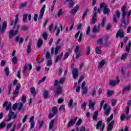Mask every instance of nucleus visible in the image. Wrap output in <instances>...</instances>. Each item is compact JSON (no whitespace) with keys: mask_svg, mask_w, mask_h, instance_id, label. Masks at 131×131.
Masks as SVG:
<instances>
[{"mask_svg":"<svg viewBox=\"0 0 131 131\" xmlns=\"http://www.w3.org/2000/svg\"><path fill=\"white\" fill-rule=\"evenodd\" d=\"M12 118L13 119H16V118H17V114H15V113H14V112H12V111H10L7 117L6 118L5 121L7 122L11 121Z\"/></svg>","mask_w":131,"mask_h":131,"instance_id":"f257e3e1","label":"nucleus"},{"mask_svg":"<svg viewBox=\"0 0 131 131\" xmlns=\"http://www.w3.org/2000/svg\"><path fill=\"white\" fill-rule=\"evenodd\" d=\"M100 8V9L103 8V13L104 14H109V13H110V9L108 8V5H106L105 3H101Z\"/></svg>","mask_w":131,"mask_h":131,"instance_id":"f03ea898","label":"nucleus"},{"mask_svg":"<svg viewBox=\"0 0 131 131\" xmlns=\"http://www.w3.org/2000/svg\"><path fill=\"white\" fill-rule=\"evenodd\" d=\"M97 10H98V8H97V7H95L93 11V16L91 20V24H95L97 21Z\"/></svg>","mask_w":131,"mask_h":131,"instance_id":"7ed1b4c3","label":"nucleus"},{"mask_svg":"<svg viewBox=\"0 0 131 131\" xmlns=\"http://www.w3.org/2000/svg\"><path fill=\"white\" fill-rule=\"evenodd\" d=\"M116 81L111 80L109 83L110 85H111V86H115L117 83H119V82H120V80H119V77L118 76L116 77Z\"/></svg>","mask_w":131,"mask_h":131,"instance_id":"20e7f679","label":"nucleus"},{"mask_svg":"<svg viewBox=\"0 0 131 131\" xmlns=\"http://www.w3.org/2000/svg\"><path fill=\"white\" fill-rule=\"evenodd\" d=\"M18 34V31H14V30H10L8 33V37L10 39L13 38V36Z\"/></svg>","mask_w":131,"mask_h":131,"instance_id":"39448f33","label":"nucleus"},{"mask_svg":"<svg viewBox=\"0 0 131 131\" xmlns=\"http://www.w3.org/2000/svg\"><path fill=\"white\" fill-rule=\"evenodd\" d=\"M102 124H103V121H102V120H100L99 122H98L96 125V129H99V128H100V126H101V130L103 131L104 128H105V124H103V125Z\"/></svg>","mask_w":131,"mask_h":131,"instance_id":"423d86ee","label":"nucleus"},{"mask_svg":"<svg viewBox=\"0 0 131 131\" xmlns=\"http://www.w3.org/2000/svg\"><path fill=\"white\" fill-rule=\"evenodd\" d=\"M75 53H76V59H78L80 57L81 52H80L79 46H77L75 49Z\"/></svg>","mask_w":131,"mask_h":131,"instance_id":"0eeeda50","label":"nucleus"},{"mask_svg":"<svg viewBox=\"0 0 131 131\" xmlns=\"http://www.w3.org/2000/svg\"><path fill=\"white\" fill-rule=\"evenodd\" d=\"M118 37L121 38H123V37H124V32L122 31L121 30H119L116 36V38H118Z\"/></svg>","mask_w":131,"mask_h":131,"instance_id":"6e6552de","label":"nucleus"},{"mask_svg":"<svg viewBox=\"0 0 131 131\" xmlns=\"http://www.w3.org/2000/svg\"><path fill=\"white\" fill-rule=\"evenodd\" d=\"M78 119V117H76L73 120H71L69 123H68V127H71V126L74 125L75 124V122H76V120Z\"/></svg>","mask_w":131,"mask_h":131,"instance_id":"1a4fd4ad","label":"nucleus"},{"mask_svg":"<svg viewBox=\"0 0 131 131\" xmlns=\"http://www.w3.org/2000/svg\"><path fill=\"white\" fill-rule=\"evenodd\" d=\"M116 16L117 18H120V12L119 10H116V15H114L113 16V21L115 23H117V19H116Z\"/></svg>","mask_w":131,"mask_h":131,"instance_id":"9d476101","label":"nucleus"},{"mask_svg":"<svg viewBox=\"0 0 131 131\" xmlns=\"http://www.w3.org/2000/svg\"><path fill=\"white\" fill-rule=\"evenodd\" d=\"M81 89L83 90L82 94L84 95L88 93V86H85V81H83L81 85Z\"/></svg>","mask_w":131,"mask_h":131,"instance_id":"9b49d317","label":"nucleus"},{"mask_svg":"<svg viewBox=\"0 0 131 131\" xmlns=\"http://www.w3.org/2000/svg\"><path fill=\"white\" fill-rule=\"evenodd\" d=\"M62 88H61V86H58L55 93V97H58L60 94H62Z\"/></svg>","mask_w":131,"mask_h":131,"instance_id":"f8f14e48","label":"nucleus"},{"mask_svg":"<svg viewBox=\"0 0 131 131\" xmlns=\"http://www.w3.org/2000/svg\"><path fill=\"white\" fill-rule=\"evenodd\" d=\"M45 9H46V6L43 5L40 10V15L38 16V20H41L42 17L43 16V14H45Z\"/></svg>","mask_w":131,"mask_h":131,"instance_id":"ddd939ff","label":"nucleus"},{"mask_svg":"<svg viewBox=\"0 0 131 131\" xmlns=\"http://www.w3.org/2000/svg\"><path fill=\"white\" fill-rule=\"evenodd\" d=\"M72 75L73 78L76 79L77 76H78V69H73L72 70Z\"/></svg>","mask_w":131,"mask_h":131,"instance_id":"4468645a","label":"nucleus"},{"mask_svg":"<svg viewBox=\"0 0 131 131\" xmlns=\"http://www.w3.org/2000/svg\"><path fill=\"white\" fill-rule=\"evenodd\" d=\"M27 66H29V70H31V69H32V66L31 65V64H28V63H26L23 70L24 74H25L26 73V71L27 70Z\"/></svg>","mask_w":131,"mask_h":131,"instance_id":"2eb2a0df","label":"nucleus"},{"mask_svg":"<svg viewBox=\"0 0 131 131\" xmlns=\"http://www.w3.org/2000/svg\"><path fill=\"white\" fill-rule=\"evenodd\" d=\"M30 122H31V127L30 130H31L33 127H34V116H32L30 119Z\"/></svg>","mask_w":131,"mask_h":131,"instance_id":"dca6fc26","label":"nucleus"},{"mask_svg":"<svg viewBox=\"0 0 131 131\" xmlns=\"http://www.w3.org/2000/svg\"><path fill=\"white\" fill-rule=\"evenodd\" d=\"M125 18V16H123V14H122V17L121 19V22L122 23L121 27H123L124 29L126 28V25L125 24V20L124 19Z\"/></svg>","mask_w":131,"mask_h":131,"instance_id":"f3484780","label":"nucleus"},{"mask_svg":"<svg viewBox=\"0 0 131 131\" xmlns=\"http://www.w3.org/2000/svg\"><path fill=\"white\" fill-rule=\"evenodd\" d=\"M79 8V6L76 5L75 7H74V9L71 10V15H75L76 12L78 10V8Z\"/></svg>","mask_w":131,"mask_h":131,"instance_id":"a211bd4d","label":"nucleus"},{"mask_svg":"<svg viewBox=\"0 0 131 131\" xmlns=\"http://www.w3.org/2000/svg\"><path fill=\"white\" fill-rule=\"evenodd\" d=\"M95 104H96V101H94L93 102L92 100H90L89 101V105L90 109L94 110V107H95Z\"/></svg>","mask_w":131,"mask_h":131,"instance_id":"6ab92c4d","label":"nucleus"},{"mask_svg":"<svg viewBox=\"0 0 131 131\" xmlns=\"http://www.w3.org/2000/svg\"><path fill=\"white\" fill-rule=\"evenodd\" d=\"M130 89H131L130 85H128L127 86H125L122 91V94H124V93H125L126 91H130Z\"/></svg>","mask_w":131,"mask_h":131,"instance_id":"aec40b11","label":"nucleus"},{"mask_svg":"<svg viewBox=\"0 0 131 131\" xmlns=\"http://www.w3.org/2000/svg\"><path fill=\"white\" fill-rule=\"evenodd\" d=\"M113 125H114V121L109 123L107 126V131H112V128H113Z\"/></svg>","mask_w":131,"mask_h":131,"instance_id":"412c9836","label":"nucleus"},{"mask_svg":"<svg viewBox=\"0 0 131 131\" xmlns=\"http://www.w3.org/2000/svg\"><path fill=\"white\" fill-rule=\"evenodd\" d=\"M92 31L94 33H96V32H100V25H98L97 28V26L94 27Z\"/></svg>","mask_w":131,"mask_h":131,"instance_id":"4be33fe9","label":"nucleus"},{"mask_svg":"<svg viewBox=\"0 0 131 131\" xmlns=\"http://www.w3.org/2000/svg\"><path fill=\"white\" fill-rule=\"evenodd\" d=\"M98 113H99L98 111H96L94 112V114L93 116V119L95 121H96V120L98 119Z\"/></svg>","mask_w":131,"mask_h":131,"instance_id":"5701e85b","label":"nucleus"},{"mask_svg":"<svg viewBox=\"0 0 131 131\" xmlns=\"http://www.w3.org/2000/svg\"><path fill=\"white\" fill-rule=\"evenodd\" d=\"M105 111L104 112V114L106 116H108L110 114V111H111V107H108L106 109H105Z\"/></svg>","mask_w":131,"mask_h":131,"instance_id":"b1692460","label":"nucleus"},{"mask_svg":"<svg viewBox=\"0 0 131 131\" xmlns=\"http://www.w3.org/2000/svg\"><path fill=\"white\" fill-rule=\"evenodd\" d=\"M62 57H63V52H61L59 56L55 58V63H57L58 61H60L62 59Z\"/></svg>","mask_w":131,"mask_h":131,"instance_id":"393cba45","label":"nucleus"},{"mask_svg":"<svg viewBox=\"0 0 131 131\" xmlns=\"http://www.w3.org/2000/svg\"><path fill=\"white\" fill-rule=\"evenodd\" d=\"M43 96L44 97V98L48 99V98L49 97V91L46 90H43Z\"/></svg>","mask_w":131,"mask_h":131,"instance_id":"a878e982","label":"nucleus"},{"mask_svg":"<svg viewBox=\"0 0 131 131\" xmlns=\"http://www.w3.org/2000/svg\"><path fill=\"white\" fill-rule=\"evenodd\" d=\"M43 43V42L42 41V39L39 38L37 43V47H38V48H40L41 46H42Z\"/></svg>","mask_w":131,"mask_h":131,"instance_id":"bb28decb","label":"nucleus"},{"mask_svg":"<svg viewBox=\"0 0 131 131\" xmlns=\"http://www.w3.org/2000/svg\"><path fill=\"white\" fill-rule=\"evenodd\" d=\"M106 19L107 18H106V17H104L103 18L102 20L101 23H100V25H101V27H102V28L104 27L105 24L106 23Z\"/></svg>","mask_w":131,"mask_h":131,"instance_id":"cd10ccee","label":"nucleus"},{"mask_svg":"<svg viewBox=\"0 0 131 131\" xmlns=\"http://www.w3.org/2000/svg\"><path fill=\"white\" fill-rule=\"evenodd\" d=\"M73 6H74V1L71 0L69 2V8L71 9V8H73Z\"/></svg>","mask_w":131,"mask_h":131,"instance_id":"c85d7f7f","label":"nucleus"},{"mask_svg":"<svg viewBox=\"0 0 131 131\" xmlns=\"http://www.w3.org/2000/svg\"><path fill=\"white\" fill-rule=\"evenodd\" d=\"M52 112L54 115H57V114H58V108H57V107L54 106L52 108Z\"/></svg>","mask_w":131,"mask_h":131,"instance_id":"c756f323","label":"nucleus"},{"mask_svg":"<svg viewBox=\"0 0 131 131\" xmlns=\"http://www.w3.org/2000/svg\"><path fill=\"white\" fill-rule=\"evenodd\" d=\"M130 47H131V42H128V45L126 46V52H127V53H129V51L130 50Z\"/></svg>","mask_w":131,"mask_h":131,"instance_id":"7c9ffc66","label":"nucleus"},{"mask_svg":"<svg viewBox=\"0 0 131 131\" xmlns=\"http://www.w3.org/2000/svg\"><path fill=\"white\" fill-rule=\"evenodd\" d=\"M12 63H13V64H14V65H16V64H17V63H18V58H17V57H16V56L13 57L12 58Z\"/></svg>","mask_w":131,"mask_h":131,"instance_id":"2f4dec72","label":"nucleus"},{"mask_svg":"<svg viewBox=\"0 0 131 131\" xmlns=\"http://www.w3.org/2000/svg\"><path fill=\"white\" fill-rule=\"evenodd\" d=\"M106 63V62L104 60H102L99 63V66L98 67V68L101 69L102 67H103L105 64Z\"/></svg>","mask_w":131,"mask_h":131,"instance_id":"473e14b6","label":"nucleus"},{"mask_svg":"<svg viewBox=\"0 0 131 131\" xmlns=\"http://www.w3.org/2000/svg\"><path fill=\"white\" fill-rule=\"evenodd\" d=\"M126 57H127V53L123 54L121 58V61H125Z\"/></svg>","mask_w":131,"mask_h":131,"instance_id":"72a5a7b5","label":"nucleus"},{"mask_svg":"<svg viewBox=\"0 0 131 131\" xmlns=\"http://www.w3.org/2000/svg\"><path fill=\"white\" fill-rule=\"evenodd\" d=\"M54 124H55V120H52L49 125V129H52V128H53V127L54 126Z\"/></svg>","mask_w":131,"mask_h":131,"instance_id":"f704fd0d","label":"nucleus"},{"mask_svg":"<svg viewBox=\"0 0 131 131\" xmlns=\"http://www.w3.org/2000/svg\"><path fill=\"white\" fill-rule=\"evenodd\" d=\"M30 52H31V43H29L28 46H27L28 54H30Z\"/></svg>","mask_w":131,"mask_h":131,"instance_id":"c9c22d12","label":"nucleus"},{"mask_svg":"<svg viewBox=\"0 0 131 131\" xmlns=\"http://www.w3.org/2000/svg\"><path fill=\"white\" fill-rule=\"evenodd\" d=\"M27 6V2H25L24 3H21L19 5V9H23V8H25Z\"/></svg>","mask_w":131,"mask_h":131,"instance_id":"e433bc0d","label":"nucleus"},{"mask_svg":"<svg viewBox=\"0 0 131 131\" xmlns=\"http://www.w3.org/2000/svg\"><path fill=\"white\" fill-rule=\"evenodd\" d=\"M107 97H111L113 94H114V91L107 90Z\"/></svg>","mask_w":131,"mask_h":131,"instance_id":"4c0bfd02","label":"nucleus"},{"mask_svg":"<svg viewBox=\"0 0 131 131\" xmlns=\"http://www.w3.org/2000/svg\"><path fill=\"white\" fill-rule=\"evenodd\" d=\"M121 11L122 12V15L123 17L126 15V12H125V6H123L121 8Z\"/></svg>","mask_w":131,"mask_h":131,"instance_id":"58836bf2","label":"nucleus"},{"mask_svg":"<svg viewBox=\"0 0 131 131\" xmlns=\"http://www.w3.org/2000/svg\"><path fill=\"white\" fill-rule=\"evenodd\" d=\"M60 49V47L59 46H57L55 49L54 54L55 55H57L58 54V53H59V50Z\"/></svg>","mask_w":131,"mask_h":131,"instance_id":"ea45409f","label":"nucleus"},{"mask_svg":"<svg viewBox=\"0 0 131 131\" xmlns=\"http://www.w3.org/2000/svg\"><path fill=\"white\" fill-rule=\"evenodd\" d=\"M31 93L33 95V96H35V95H36V92L35 91V89L34 88H31Z\"/></svg>","mask_w":131,"mask_h":131,"instance_id":"a19ab883","label":"nucleus"},{"mask_svg":"<svg viewBox=\"0 0 131 131\" xmlns=\"http://www.w3.org/2000/svg\"><path fill=\"white\" fill-rule=\"evenodd\" d=\"M95 52L96 54H102V51L100 50V48L98 47H97L95 49Z\"/></svg>","mask_w":131,"mask_h":131,"instance_id":"79ce46f5","label":"nucleus"},{"mask_svg":"<svg viewBox=\"0 0 131 131\" xmlns=\"http://www.w3.org/2000/svg\"><path fill=\"white\" fill-rule=\"evenodd\" d=\"M88 12H89V11L88 10H86L83 14V16H82V20L83 21V20H84V19H85V17L86 16V15H88Z\"/></svg>","mask_w":131,"mask_h":131,"instance_id":"37998d69","label":"nucleus"},{"mask_svg":"<svg viewBox=\"0 0 131 131\" xmlns=\"http://www.w3.org/2000/svg\"><path fill=\"white\" fill-rule=\"evenodd\" d=\"M91 53V47L90 46L87 47V49L86 50V54L87 56H89Z\"/></svg>","mask_w":131,"mask_h":131,"instance_id":"c03bdc74","label":"nucleus"},{"mask_svg":"<svg viewBox=\"0 0 131 131\" xmlns=\"http://www.w3.org/2000/svg\"><path fill=\"white\" fill-rule=\"evenodd\" d=\"M11 107H12V103L9 102L8 104V105L6 107V111H8V110H10L11 109Z\"/></svg>","mask_w":131,"mask_h":131,"instance_id":"a18cd8bd","label":"nucleus"},{"mask_svg":"<svg viewBox=\"0 0 131 131\" xmlns=\"http://www.w3.org/2000/svg\"><path fill=\"white\" fill-rule=\"evenodd\" d=\"M46 58L47 59H51V54L49 51L46 52Z\"/></svg>","mask_w":131,"mask_h":131,"instance_id":"49530a36","label":"nucleus"},{"mask_svg":"<svg viewBox=\"0 0 131 131\" xmlns=\"http://www.w3.org/2000/svg\"><path fill=\"white\" fill-rule=\"evenodd\" d=\"M81 109H84V111L85 110V108H86V102H84L81 105Z\"/></svg>","mask_w":131,"mask_h":131,"instance_id":"de8ad7c7","label":"nucleus"},{"mask_svg":"<svg viewBox=\"0 0 131 131\" xmlns=\"http://www.w3.org/2000/svg\"><path fill=\"white\" fill-rule=\"evenodd\" d=\"M68 57H69V53L67 52L66 53V54L64 55L63 58H62V60L64 61V60H66V59H67V58H68Z\"/></svg>","mask_w":131,"mask_h":131,"instance_id":"09e8293b","label":"nucleus"},{"mask_svg":"<svg viewBox=\"0 0 131 131\" xmlns=\"http://www.w3.org/2000/svg\"><path fill=\"white\" fill-rule=\"evenodd\" d=\"M21 101L24 103L26 102V96L23 94L21 97Z\"/></svg>","mask_w":131,"mask_h":131,"instance_id":"8fccbe9b","label":"nucleus"},{"mask_svg":"<svg viewBox=\"0 0 131 131\" xmlns=\"http://www.w3.org/2000/svg\"><path fill=\"white\" fill-rule=\"evenodd\" d=\"M6 75L8 76L9 74H10V70H9V68H6L5 69Z\"/></svg>","mask_w":131,"mask_h":131,"instance_id":"3c124183","label":"nucleus"},{"mask_svg":"<svg viewBox=\"0 0 131 131\" xmlns=\"http://www.w3.org/2000/svg\"><path fill=\"white\" fill-rule=\"evenodd\" d=\"M27 14H24L23 16V20L24 23H26V20H27Z\"/></svg>","mask_w":131,"mask_h":131,"instance_id":"603ef678","label":"nucleus"},{"mask_svg":"<svg viewBox=\"0 0 131 131\" xmlns=\"http://www.w3.org/2000/svg\"><path fill=\"white\" fill-rule=\"evenodd\" d=\"M8 95H10L12 91V84L8 85Z\"/></svg>","mask_w":131,"mask_h":131,"instance_id":"864d4df0","label":"nucleus"},{"mask_svg":"<svg viewBox=\"0 0 131 131\" xmlns=\"http://www.w3.org/2000/svg\"><path fill=\"white\" fill-rule=\"evenodd\" d=\"M21 30H23L24 31H27V30H28V26H22Z\"/></svg>","mask_w":131,"mask_h":131,"instance_id":"5fc2aeb1","label":"nucleus"},{"mask_svg":"<svg viewBox=\"0 0 131 131\" xmlns=\"http://www.w3.org/2000/svg\"><path fill=\"white\" fill-rule=\"evenodd\" d=\"M97 90H96V89H94L92 90V97H95V96H96V95H97Z\"/></svg>","mask_w":131,"mask_h":131,"instance_id":"6e6d98bb","label":"nucleus"},{"mask_svg":"<svg viewBox=\"0 0 131 131\" xmlns=\"http://www.w3.org/2000/svg\"><path fill=\"white\" fill-rule=\"evenodd\" d=\"M62 15H63V11H62V9H60L57 13V16L58 17H61Z\"/></svg>","mask_w":131,"mask_h":131,"instance_id":"4d7b16f0","label":"nucleus"},{"mask_svg":"<svg viewBox=\"0 0 131 131\" xmlns=\"http://www.w3.org/2000/svg\"><path fill=\"white\" fill-rule=\"evenodd\" d=\"M82 122V120H81V119H79V120L76 123V125H77V126H79V125L81 124Z\"/></svg>","mask_w":131,"mask_h":131,"instance_id":"13d9d810","label":"nucleus"},{"mask_svg":"<svg viewBox=\"0 0 131 131\" xmlns=\"http://www.w3.org/2000/svg\"><path fill=\"white\" fill-rule=\"evenodd\" d=\"M113 119V114H112L110 118H107L106 120L107 122H110Z\"/></svg>","mask_w":131,"mask_h":131,"instance_id":"bf43d9fd","label":"nucleus"},{"mask_svg":"<svg viewBox=\"0 0 131 131\" xmlns=\"http://www.w3.org/2000/svg\"><path fill=\"white\" fill-rule=\"evenodd\" d=\"M5 126H6V123H5V122H1V123L0 124V128H4Z\"/></svg>","mask_w":131,"mask_h":131,"instance_id":"052dcab7","label":"nucleus"},{"mask_svg":"<svg viewBox=\"0 0 131 131\" xmlns=\"http://www.w3.org/2000/svg\"><path fill=\"white\" fill-rule=\"evenodd\" d=\"M22 108H23V103H21L19 104V106L17 107V109L19 111L22 110Z\"/></svg>","mask_w":131,"mask_h":131,"instance_id":"680f3d73","label":"nucleus"},{"mask_svg":"<svg viewBox=\"0 0 131 131\" xmlns=\"http://www.w3.org/2000/svg\"><path fill=\"white\" fill-rule=\"evenodd\" d=\"M42 37H43L44 39L47 40V39H48V34L47 33H43Z\"/></svg>","mask_w":131,"mask_h":131,"instance_id":"e2e57ef3","label":"nucleus"},{"mask_svg":"<svg viewBox=\"0 0 131 131\" xmlns=\"http://www.w3.org/2000/svg\"><path fill=\"white\" fill-rule=\"evenodd\" d=\"M90 31H91V27L89 26L86 32V35H90Z\"/></svg>","mask_w":131,"mask_h":131,"instance_id":"0e129e2a","label":"nucleus"},{"mask_svg":"<svg viewBox=\"0 0 131 131\" xmlns=\"http://www.w3.org/2000/svg\"><path fill=\"white\" fill-rule=\"evenodd\" d=\"M73 104V99H70V101L68 103L69 106H70V107H72Z\"/></svg>","mask_w":131,"mask_h":131,"instance_id":"69168bd1","label":"nucleus"},{"mask_svg":"<svg viewBox=\"0 0 131 131\" xmlns=\"http://www.w3.org/2000/svg\"><path fill=\"white\" fill-rule=\"evenodd\" d=\"M52 64H53V61L50 59L47 62V66H51V65H52Z\"/></svg>","mask_w":131,"mask_h":131,"instance_id":"338daca9","label":"nucleus"},{"mask_svg":"<svg viewBox=\"0 0 131 131\" xmlns=\"http://www.w3.org/2000/svg\"><path fill=\"white\" fill-rule=\"evenodd\" d=\"M97 43L98 45H103V39H102V38L98 39Z\"/></svg>","mask_w":131,"mask_h":131,"instance_id":"774afa93","label":"nucleus"}]
</instances>
